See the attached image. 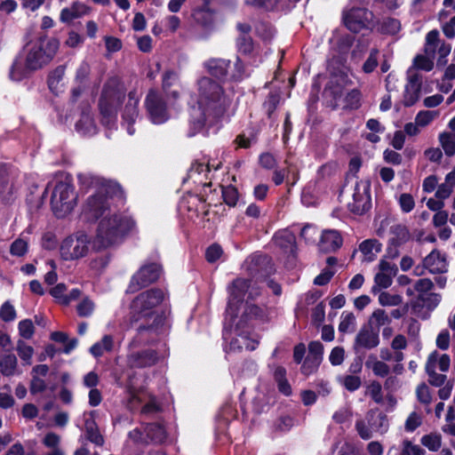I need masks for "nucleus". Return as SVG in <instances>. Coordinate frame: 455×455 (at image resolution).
I'll return each mask as SVG.
<instances>
[{"label": "nucleus", "mask_w": 455, "mask_h": 455, "mask_svg": "<svg viewBox=\"0 0 455 455\" xmlns=\"http://www.w3.org/2000/svg\"><path fill=\"white\" fill-rule=\"evenodd\" d=\"M451 52V44L440 39L438 30L429 31L425 37L424 52L435 58L436 56V66L444 67L447 64V58Z\"/></svg>", "instance_id": "6e6552de"}, {"label": "nucleus", "mask_w": 455, "mask_h": 455, "mask_svg": "<svg viewBox=\"0 0 455 455\" xmlns=\"http://www.w3.org/2000/svg\"><path fill=\"white\" fill-rule=\"evenodd\" d=\"M233 92L209 77H201L191 95L188 135L208 133L232 102Z\"/></svg>", "instance_id": "f03ea898"}, {"label": "nucleus", "mask_w": 455, "mask_h": 455, "mask_svg": "<svg viewBox=\"0 0 455 455\" xmlns=\"http://www.w3.org/2000/svg\"><path fill=\"white\" fill-rule=\"evenodd\" d=\"M309 354L302 364L301 371L304 374L313 373L319 366L323 352V347L319 341H313L308 346Z\"/></svg>", "instance_id": "a211bd4d"}, {"label": "nucleus", "mask_w": 455, "mask_h": 455, "mask_svg": "<svg viewBox=\"0 0 455 455\" xmlns=\"http://www.w3.org/2000/svg\"><path fill=\"white\" fill-rule=\"evenodd\" d=\"M163 90L166 93L168 97H171L174 100L180 97V93L178 91H169L170 88L179 82L178 74L173 71H166L163 75Z\"/></svg>", "instance_id": "473e14b6"}, {"label": "nucleus", "mask_w": 455, "mask_h": 455, "mask_svg": "<svg viewBox=\"0 0 455 455\" xmlns=\"http://www.w3.org/2000/svg\"><path fill=\"white\" fill-rule=\"evenodd\" d=\"M367 368L371 369L372 372L378 377H386L389 372V366L379 360L374 355H370L365 363Z\"/></svg>", "instance_id": "f704fd0d"}, {"label": "nucleus", "mask_w": 455, "mask_h": 455, "mask_svg": "<svg viewBox=\"0 0 455 455\" xmlns=\"http://www.w3.org/2000/svg\"><path fill=\"white\" fill-rule=\"evenodd\" d=\"M222 196L224 202L229 206H235L238 201V191L235 187L228 186L223 188Z\"/></svg>", "instance_id": "603ef678"}, {"label": "nucleus", "mask_w": 455, "mask_h": 455, "mask_svg": "<svg viewBox=\"0 0 455 455\" xmlns=\"http://www.w3.org/2000/svg\"><path fill=\"white\" fill-rule=\"evenodd\" d=\"M16 312L10 302H4L0 308V318L5 322H10L15 319Z\"/></svg>", "instance_id": "13d9d810"}, {"label": "nucleus", "mask_w": 455, "mask_h": 455, "mask_svg": "<svg viewBox=\"0 0 455 455\" xmlns=\"http://www.w3.org/2000/svg\"><path fill=\"white\" fill-rule=\"evenodd\" d=\"M387 256L379 263V271L395 277L397 274V267L395 263L387 259Z\"/></svg>", "instance_id": "bf43d9fd"}, {"label": "nucleus", "mask_w": 455, "mask_h": 455, "mask_svg": "<svg viewBox=\"0 0 455 455\" xmlns=\"http://www.w3.org/2000/svg\"><path fill=\"white\" fill-rule=\"evenodd\" d=\"M368 395L376 402L380 403L383 401L382 387L377 381H372L367 387Z\"/></svg>", "instance_id": "6e6d98bb"}, {"label": "nucleus", "mask_w": 455, "mask_h": 455, "mask_svg": "<svg viewBox=\"0 0 455 455\" xmlns=\"http://www.w3.org/2000/svg\"><path fill=\"white\" fill-rule=\"evenodd\" d=\"M161 274V267L157 264H148L141 267L139 271L133 275L128 287L129 292H135L140 288L156 281Z\"/></svg>", "instance_id": "ddd939ff"}, {"label": "nucleus", "mask_w": 455, "mask_h": 455, "mask_svg": "<svg viewBox=\"0 0 455 455\" xmlns=\"http://www.w3.org/2000/svg\"><path fill=\"white\" fill-rule=\"evenodd\" d=\"M355 342L360 347L373 348L379 343V332L370 326L363 327L358 332Z\"/></svg>", "instance_id": "5701e85b"}, {"label": "nucleus", "mask_w": 455, "mask_h": 455, "mask_svg": "<svg viewBox=\"0 0 455 455\" xmlns=\"http://www.w3.org/2000/svg\"><path fill=\"white\" fill-rule=\"evenodd\" d=\"M439 115V110H421L416 115L415 121L420 128H424L436 119Z\"/></svg>", "instance_id": "ea45409f"}, {"label": "nucleus", "mask_w": 455, "mask_h": 455, "mask_svg": "<svg viewBox=\"0 0 455 455\" xmlns=\"http://www.w3.org/2000/svg\"><path fill=\"white\" fill-rule=\"evenodd\" d=\"M18 329L20 335L27 339H31L35 331L34 324L29 319L20 321Z\"/></svg>", "instance_id": "5fc2aeb1"}, {"label": "nucleus", "mask_w": 455, "mask_h": 455, "mask_svg": "<svg viewBox=\"0 0 455 455\" xmlns=\"http://www.w3.org/2000/svg\"><path fill=\"white\" fill-rule=\"evenodd\" d=\"M16 349L20 358L24 363L30 365L34 355L33 347L26 344L23 340H18Z\"/></svg>", "instance_id": "c03bdc74"}, {"label": "nucleus", "mask_w": 455, "mask_h": 455, "mask_svg": "<svg viewBox=\"0 0 455 455\" xmlns=\"http://www.w3.org/2000/svg\"><path fill=\"white\" fill-rule=\"evenodd\" d=\"M95 411L89 413L90 419L85 420V431L87 438L96 445L102 446L104 444V438L99 431V428L94 421Z\"/></svg>", "instance_id": "cd10ccee"}, {"label": "nucleus", "mask_w": 455, "mask_h": 455, "mask_svg": "<svg viewBox=\"0 0 455 455\" xmlns=\"http://www.w3.org/2000/svg\"><path fill=\"white\" fill-rule=\"evenodd\" d=\"M194 19L196 23L206 33L211 32L215 28L214 13L209 9L196 11L194 14Z\"/></svg>", "instance_id": "393cba45"}, {"label": "nucleus", "mask_w": 455, "mask_h": 455, "mask_svg": "<svg viewBox=\"0 0 455 455\" xmlns=\"http://www.w3.org/2000/svg\"><path fill=\"white\" fill-rule=\"evenodd\" d=\"M51 204L52 211L59 218L70 213L76 204V194L68 180L58 181L52 191Z\"/></svg>", "instance_id": "423d86ee"}, {"label": "nucleus", "mask_w": 455, "mask_h": 455, "mask_svg": "<svg viewBox=\"0 0 455 455\" xmlns=\"http://www.w3.org/2000/svg\"><path fill=\"white\" fill-rule=\"evenodd\" d=\"M14 405V398L12 395V388L5 385L0 387V408L8 409Z\"/></svg>", "instance_id": "09e8293b"}, {"label": "nucleus", "mask_w": 455, "mask_h": 455, "mask_svg": "<svg viewBox=\"0 0 455 455\" xmlns=\"http://www.w3.org/2000/svg\"><path fill=\"white\" fill-rule=\"evenodd\" d=\"M434 58L429 55L419 54L417 55L413 60L412 66L408 70V76L414 75V69H419L424 71H431L434 68Z\"/></svg>", "instance_id": "72a5a7b5"}, {"label": "nucleus", "mask_w": 455, "mask_h": 455, "mask_svg": "<svg viewBox=\"0 0 455 455\" xmlns=\"http://www.w3.org/2000/svg\"><path fill=\"white\" fill-rule=\"evenodd\" d=\"M204 68L210 75L222 78L228 74L230 62L224 59H211L204 62Z\"/></svg>", "instance_id": "b1692460"}, {"label": "nucleus", "mask_w": 455, "mask_h": 455, "mask_svg": "<svg viewBox=\"0 0 455 455\" xmlns=\"http://www.w3.org/2000/svg\"><path fill=\"white\" fill-rule=\"evenodd\" d=\"M342 245V238L336 230H324L322 233L319 248L321 251L329 252L339 249Z\"/></svg>", "instance_id": "412c9836"}, {"label": "nucleus", "mask_w": 455, "mask_h": 455, "mask_svg": "<svg viewBox=\"0 0 455 455\" xmlns=\"http://www.w3.org/2000/svg\"><path fill=\"white\" fill-rule=\"evenodd\" d=\"M420 87V78L418 75L408 76V84L405 86L403 95V104L406 107H411L418 101L419 98Z\"/></svg>", "instance_id": "6ab92c4d"}, {"label": "nucleus", "mask_w": 455, "mask_h": 455, "mask_svg": "<svg viewBox=\"0 0 455 455\" xmlns=\"http://www.w3.org/2000/svg\"><path fill=\"white\" fill-rule=\"evenodd\" d=\"M164 298V292L157 289L146 291L137 296L132 304V310L137 320L145 319L149 322L152 319L151 329L160 324L162 315L159 314V307Z\"/></svg>", "instance_id": "39448f33"}, {"label": "nucleus", "mask_w": 455, "mask_h": 455, "mask_svg": "<svg viewBox=\"0 0 455 455\" xmlns=\"http://www.w3.org/2000/svg\"><path fill=\"white\" fill-rule=\"evenodd\" d=\"M156 360V353L155 351L148 350L132 355L129 357V363L132 367H147L153 365Z\"/></svg>", "instance_id": "a878e982"}, {"label": "nucleus", "mask_w": 455, "mask_h": 455, "mask_svg": "<svg viewBox=\"0 0 455 455\" xmlns=\"http://www.w3.org/2000/svg\"><path fill=\"white\" fill-rule=\"evenodd\" d=\"M424 266L433 274L444 273L448 269L447 260L444 255L438 251H432L424 259Z\"/></svg>", "instance_id": "aec40b11"}, {"label": "nucleus", "mask_w": 455, "mask_h": 455, "mask_svg": "<svg viewBox=\"0 0 455 455\" xmlns=\"http://www.w3.org/2000/svg\"><path fill=\"white\" fill-rule=\"evenodd\" d=\"M139 101L140 99L137 93L133 92H130L124 112L122 114V125L126 128L129 135H133L135 132V130L132 128V124L135 123L139 116Z\"/></svg>", "instance_id": "f3484780"}, {"label": "nucleus", "mask_w": 455, "mask_h": 455, "mask_svg": "<svg viewBox=\"0 0 455 455\" xmlns=\"http://www.w3.org/2000/svg\"><path fill=\"white\" fill-rule=\"evenodd\" d=\"M258 345V340L250 338L246 333L240 332L237 337L234 338L230 342V350L236 351L245 348L247 350H254Z\"/></svg>", "instance_id": "c85d7f7f"}, {"label": "nucleus", "mask_w": 455, "mask_h": 455, "mask_svg": "<svg viewBox=\"0 0 455 455\" xmlns=\"http://www.w3.org/2000/svg\"><path fill=\"white\" fill-rule=\"evenodd\" d=\"M417 397L419 401L425 404H429L432 401L429 387L426 384H420L417 388Z\"/></svg>", "instance_id": "0e129e2a"}, {"label": "nucleus", "mask_w": 455, "mask_h": 455, "mask_svg": "<svg viewBox=\"0 0 455 455\" xmlns=\"http://www.w3.org/2000/svg\"><path fill=\"white\" fill-rule=\"evenodd\" d=\"M44 446L50 449H55L60 447V436L55 433H47L42 440Z\"/></svg>", "instance_id": "69168bd1"}, {"label": "nucleus", "mask_w": 455, "mask_h": 455, "mask_svg": "<svg viewBox=\"0 0 455 455\" xmlns=\"http://www.w3.org/2000/svg\"><path fill=\"white\" fill-rule=\"evenodd\" d=\"M442 31L447 38L452 39L455 37V16L449 21L444 22L441 26Z\"/></svg>", "instance_id": "774afa93"}, {"label": "nucleus", "mask_w": 455, "mask_h": 455, "mask_svg": "<svg viewBox=\"0 0 455 455\" xmlns=\"http://www.w3.org/2000/svg\"><path fill=\"white\" fill-rule=\"evenodd\" d=\"M121 94L117 92H108L105 91L100 101V109L102 115V122L106 125L115 123L116 118V108L121 101Z\"/></svg>", "instance_id": "dca6fc26"}, {"label": "nucleus", "mask_w": 455, "mask_h": 455, "mask_svg": "<svg viewBox=\"0 0 455 455\" xmlns=\"http://www.w3.org/2000/svg\"><path fill=\"white\" fill-rule=\"evenodd\" d=\"M422 424V416L416 411L410 413L404 423L406 432H413Z\"/></svg>", "instance_id": "864d4df0"}, {"label": "nucleus", "mask_w": 455, "mask_h": 455, "mask_svg": "<svg viewBox=\"0 0 455 455\" xmlns=\"http://www.w3.org/2000/svg\"><path fill=\"white\" fill-rule=\"evenodd\" d=\"M378 52H379L376 49L371 50L369 57L367 58L366 61L364 62V64L363 66V70L365 73H371L376 68V67L378 65V60H377Z\"/></svg>", "instance_id": "338daca9"}, {"label": "nucleus", "mask_w": 455, "mask_h": 455, "mask_svg": "<svg viewBox=\"0 0 455 455\" xmlns=\"http://www.w3.org/2000/svg\"><path fill=\"white\" fill-rule=\"evenodd\" d=\"M145 107L149 119L155 124L166 122L170 116L158 92L150 90L145 99Z\"/></svg>", "instance_id": "9b49d317"}, {"label": "nucleus", "mask_w": 455, "mask_h": 455, "mask_svg": "<svg viewBox=\"0 0 455 455\" xmlns=\"http://www.w3.org/2000/svg\"><path fill=\"white\" fill-rule=\"evenodd\" d=\"M113 347V339L109 335H106L100 341L95 343L90 349L91 353L98 357L103 355L106 351H110Z\"/></svg>", "instance_id": "a19ab883"}, {"label": "nucleus", "mask_w": 455, "mask_h": 455, "mask_svg": "<svg viewBox=\"0 0 455 455\" xmlns=\"http://www.w3.org/2000/svg\"><path fill=\"white\" fill-rule=\"evenodd\" d=\"M28 242L22 238L16 239L10 247V253L12 256L21 257L28 251Z\"/></svg>", "instance_id": "3c124183"}, {"label": "nucleus", "mask_w": 455, "mask_h": 455, "mask_svg": "<svg viewBox=\"0 0 455 455\" xmlns=\"http://www.w3.org/2000/svg\"><path fill=\"white\" fill-rule=\"evenodd\" d=\"M360 251L363 255V260L371 262L380 252L381 243L375 239L366 240L360 244Z\"/></svg>", "instance_id": "c756f323"}, {"label": "nucleus", "mask_w": 455, "mask_h": 455, "mask_svg": "<svg viewBox=\"0 0 455 455\" xmlns=\"http://www.w3.org/2000/svg\"><path fill=\"white\" fill-rule=\"evenodd\" d=\"M379 305L382 307H396L403 302V297L397 293L380 291L378 297Z\"/></svg>", "instance_id": "4c0bfd02"}, {"label": "nucleus", "mask_w": 455, "mask_h": 455, "mask_svg": "<svg viewBox=\"0 0 455 455\" xmlns=\"http://www.w3.org/2000/svg\"><path fill=\"white\" fill-rule=\"evenodd\" d=\"M76 130L84 134L92 135L96 132V127L92 118L89 115H83L81 119L76 124Z\"/></svg>", "instance_id": "58836bf2"}, {"label": "nucleus", "mask_w": 455, "mask_h": 455, "mask_svg": "<svg viewBox=\"0 0 455 455\" xmlns=\"http://www.w3.org/2000/svg\"><path fill=\"white\" fill-rule=\"evenodd\" d=\"M275 243L286 252L293 253L296 248L295 235L289 230H282L275 234Z\"/></svg>", "instance_id": "bb28decb"}, {"label": "nucleus", "mask_w": 455, "mask_h": 455, "mask_svg": "<svg viewBox=\"0 0 455 455\" xmlns=\"http://www.w3.org/2000/svg\"><path fill=\"white\" fill-rule=\"evenodd\" d=\"M339 382L348 391L357 390L362 384L361 378L357 375H344L339 377Z\"/></svg>", "instance_id": "a18cd8bd"}, {"label": "nucleus", "mask_w": 455, "mask_h": 455, "mask_svg": "<svg viewBox=\"0 0 455 455\" xmlns=\"http://www.w3.org/2000/svg\"><path fill=\"white\" fill-rule=\"evenodd\" d=\"M116 190V186L103 183L95 194L88 197L83 207L82 216L85 220L99 221L94 241L97 249L120 242L135 227L132 217L119 212L114 205Z\"/></svg>", "instance_id": "f257e3e1"}, {"label": "nucleus", "mask_w": 455, "mask_h": 455, "mask_svg": "<svg viewBox=\"0 0 455 455\" xmlns=\"http://www.w3.org/2000/svg\"><path fill=\"white\" fill-rule=\"evenodd\" d=\"M372 13L366 9L355 8L345 12L343 20L346 27L356 33L364 28H368L372 20Z\"/></svg>", "instance_id": "2eb2a0df"}, {"label": "nucleus", "mask_w": 455, "mask_h": 455, "mask_svg": "<svg viewBox=\"0 0 455 455\" xmlns=\"http://www.w3.org/2000/svg\"><path fill=\"white\" fill-rule=\"evenodd\" d=\"M361 99V93L358 90H352L346 95L345 101L346 107L350 108H356L359 106Z\"/></svg>", "instance_id": "e2e57ef3"}, {"label": "nucleus", "mask_w": 455, "mask_h": 455, "mask_svg": "<svg viewBox=\"0 0 455 455\" xmlns=\"http://www.w3.org/2000/svg\"><path fill=\"white\" fill-rule=\"evenodd\" d=\"M451 363L450 356L446 354H439L436 351L431 353L426 363V371L429 377V382L436 387L442 386L446 380L444 374L436 372L439 370L442 372L449 371Z\"/></svg>", "instance_id": "1a4fd4ad"}, {"label": "nucleus", "mask_w": 455, "mask_h": 455, "mask_svg": "<svg viewBox=\"0 0 455 455\" xmlns=\"http://www.w3.org/2000/svg\"><path fill=\"white\" fill-rule=\"evenodd\" d=\"M145 432H147V437L156 443H160L165 438V431L160 425H148L146 427Z\"/></svg>", "instance_id": "49530a36"}, {"label": "nucleus", "mask_w": 455, "mask_h": 455, "mask_svg": "<svg viewBox=\"0 0 455 455\" xmlns=\"http://www.w3.org/2000/svg\"><path fill=\"white\" fill-rule=\"evenodd\" d=\"M440 144L447 156L455 154V134L450 132H442L439 135Z\"/></svg>", "instance_id": "79ce46f5"}, {"label": "nucleus", "mask_w": 455, "mask_h": 455, "mask_svg": "<svg viewBox=\"0 0 455 455\" xmlns=\"http://www.w3.org/2000/svg\"><path fill=\"white\" fill-rule=\"evenodd\" d=\"M400 455H426V451L419 444L403 440Z\"/></svg>", "instance_id": "8fccbe9b"}, {"label": "nucleus", "mask_w": 455, "mask_h": 455, "mask_svg": "<svg viewBox=\"0 0 455 455\" xmlns=\"http://www.w3.org/2000/svg\"><path fill=\"white\" fill-rule=\"evenodd\" d=\"M399 204L403 212H410L413 210L415 202L410 194L404 193L399 197Z\"/></svg>", "instance_id": "680f3d73"}, {"label": "nucleus", "mask_w": 455, "mask_h": 455, "mask_svg": "<svg viewBox=\"0 0 455 455\" xmlns=\"http://www.w3.org/2000/svg\"><path fill=\"white\" fill-rule=\"evenodd\" d=\"M66 67L61 65L52 70L48 76V86L52 92L59 94L65 89Z\"/></svg>", "instance_id": "4be33fe9"}, {"label": "nucleus", "mask_w": 455, "mask_h": 455, "mask_svg": "<svg viewBox=\"0 0 455 455\" xmlns=\"http://www.w3.org/2000/svg\"><path fill=\"white\" fill-rule=\"evenodd\" d=\"M89 236L81 233L76 236L65 239L60 246V254L66 260L76 259L84 257L89 250Z\"/></svg>", "instance_id": "9d476101"}, {"label": "nucleus", "mask_w": 455, "mask_h": 455, "mask_svg": "<svg viewBox=\"0 0 455 455\" xmlns=\"http://www.w3.org/2000/svg\"><path fill=\"white\" fill-rule=\"evenodd\" d=\"M59 48V42L54 38L39 37L30 41L24 48L23 54L12 64L10 77L20 81L29 73L46 66L53 59Z\"/></svg>", "instance_id": "7ed1b4c3"}, {"label": "nucleus", "mask_w": 455, "mask_h": 455, "mask_svg": "<svg viewBox=\"0 0 455 455\" xmlns=\"http://www.w3.org/2000/svg\"><path fill=\"white\" fill-rule=\"evenodd\" d=\"M390 323L391 319L388 316V315L385 312V310L377 308L372 312L371 315L369 317L368 326L379 332V329L381 327L389 325Z\"/></svg>", "instance_id": "2f4dec72"}, {"label": "nucleus", "mask_w": 455, "mask_h": 455, "mask_svg": "<svg viewBox=\"0 0 455 455\" xmlns=\"http://www.w3.org/2000/svg\"><path fill=\"white\" fill-rule=\"evenodd\" d=\"M453 188L454 187L451 183L445 180L443 183L438 186L435 192V197L443 201L447 199L451 195Z\"/></svg>", "instance_id": "052dcab7"}, {"label": "nucleus", "mask_w": 455, "mask_h": 455, "mask_svg": "<svg viewBox=\"0 0 455 455\" xmlns=\"http://www.w3.org/2000/svg\"><path fill=\"white\" fill-rule=\"evenodd\" d=\"M80 316L86 317L92 314L94 310V303L88 298H84L76 307Z\"/></svg>", "instance_id": "4d7b16f0"}, {"label": "nucleus", "mask_w": 455, "mask_h": 455, "mask_svg": "<svg viewBox=\"0 0 455 455\" xmlns=\"http://www.w3.org/2000/svg\"><path fill=\"white\" fill-rule=\"evenodd\" d=\"M420 443L429 451H437L442 446V435L435 432L424 435L420 439Z\"/></svg>", "instance_id": "e433bc0d"}, {"label": "nucleus", "mask_w": 455, "mask_h": 455, "mask_svg": "<svg viewBox=\"0 0 455 455\" xmlns=\"http://www.w3.org/2000/svg\"><path fill=\"white\" fill-rule=\"evenodd\" d=\"M393 276L384 274L381 272H378L374 277V285L371 288V291L376 293L379 291L381 289H387L391 286L393 283Z\"/></svg>", "instance_id": "37998d69"}, {"label": "nucleus", "mask_w": 455, "mask_h": 455, "mask_svg": "<svg viewBox=\"0 0 455 455\" xmlns=\"http://www.w3.org/2000/svg\"><path fill=\"white\" fill-rule=\"evenodd\" d=\"M259 294V287L243 278H237L229 287L227 315L230 316L232 322H235L238 312L243 309L240 320L235 323L237 329L243 328L249 320L263 318L264 309L249 302V299H253Z\"/></svg>", "instance_id": "20e7f679"}, {"label": "nucleus", "mask_w": 455, "mask_h": 455, "mask_svg": "<svg viewBox=\"0 0 455 455\" xmlns=\"http://www.w3.org/2000/svg\"><path fill=\"white\" fill-rule=\"evenodd\" d=\"M348 209L356 214H362L371 207L370 184L368 181H357L353 188L352 201L347 203Z\"/></svg>", "instance_id": "f8f14e48"}, {"label": "nucleus", "mask_w": 455, "mask_h": 455, "mask_svg": "<svg viewBox=\"0 0 455 455\" xmlns=\"http://www.w3.org/2000/svg\"><path fill=\"white\" fill-rule=\"evenodd\" d=\"M411 238V234L406 226L396 224L390 228V238L387 249V257L396 259L399 254V247L406 243Z\"/></svg>", "instance_id": "4468645a"}, {"label": "nucleus", "mask_w": 455, "mask_h": 455, "mask_svg": "<svg viewBox=\"0 0 455 455\" xmlns=\"http://www.w3.org/2000/svg\"><path fill=\"white\" fill-rule=\"evenodd\" d=\"M355 326V316L353 313L344 312L340 316V323L339 324V331L346 333L350 332Z\"/></svg>", "instance_id": "de8ad7c7"}, {"label": "nucleus", "mask_w": 455, "mask_h": 455, "mask_svg": "<svg viewBox=\"0 0 455 455\" xmlns=\"http://www.w3.org/2000/svg\"><path fill=\"white\" fill-rule=\"evenodd\" d=\"M18 365L17 358L12 354L4 355L0 359V371L4 376L15 374Z\"/></svg>", "instance_id": "c9c22d12"}, {"label": "nucleus", "mask_w": 455, "mask_h": 455, "mask_svg": "<svg viewBox=\"0 0 455 455\" xmlns=\"http://www.w3.org/2000/svg\"><path fill=\"white\" fill-rule=\"evenodd\" d=\"M88 12L86 5L81 3H74L70 7L65 8L61 11L60 20L63 22H69L76 18H79Z\"/></svg>", "instance_id": "7c9ffc66"}, {"label": "nucleus", "mask_w": 455, "mask_h": 455, "mask_svg": "<svg viewBox=\"0 0 455 455\" xmlns=\"http://www.w3.org/2000/svg\"><path fill=\"white\" fill-rule=\"evenodd\" d=\"M388 427L387 417L378 410L369 411L363 419L355 422V429L363 440L371 439L374 433L384 435Z\"/></svg>", "instance_id": "0eeeda50"}]
</instances>
